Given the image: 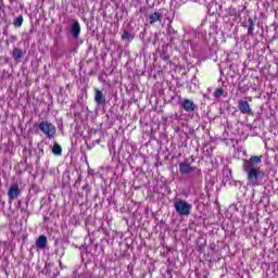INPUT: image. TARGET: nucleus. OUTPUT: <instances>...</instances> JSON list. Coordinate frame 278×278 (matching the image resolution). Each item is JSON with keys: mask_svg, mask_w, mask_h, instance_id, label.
<instances>
[{"mask_svg": "<svg viewBox=\"0 0 278 278\" xmlns=\"http://www.w3.org/2000/svg\"><path fill=\"white\" fill-rule=\"evenodd\" d=\"M174 207L176 210V213H178L179 216H190L192 212V204L181 199L175 202Z\"/></svg>", "mask_w": 278, "mask_h": 278, "instance_id": "obj_2", "label": "nucleus"}, {"mask_svg": "<svg viewBox=\"0 0 278 278\" xmlns=\"http://www.w3.org/2000/svg\"><path fill=\"white\" fill-rule=\"evenodd\" d=\"M238 110L241 114H245L247 116H253V109H251V104L247 100H239Z\"/></svg>", "mask_w": 278, "mask_h": 278, "instance_id": "obj_5", "label": "nucleus"}, {"mask_svg": "<svg viewBox=\"0 0 278 278\" xmlns=\"http://www.w3.org/2000/svg\"><path fill=\"white\" fill-rule=\"evenodd\" d=\"M181 108L185 112H194V110H197V104L190 99H185L181 103Z\"/></svg>", "mask_w": 278, "mask_h": 278, "instance_id": "obj_8", "label": "nucleus"}, {"mask_svg": "<svg viewBox=\"0 0 278 278\" xmlns=\"http://www.w3.org/2000/svg\"><path fill=\"white\" fill-rule=\"evenodd\" d=\"M53 155H62V146L59 143H54L52 147Z\"/></svg>", "mask_w": 278, "mask_h": 278, "instance_id": "obj_14", "label": "nucleus"}, {"mask_svg": "<svg viewBox=\"0 0 278 278\" xmlns=\"http://www.w3.org/2000/svg\"><path fill=\"white\" fill-rule=\"evenodd\" d=\"M23 15L17 16L14 21H13V25L14 27H22L23 26Z\"/></svg>", "mask_w": 278, "mask_h": 278, "instance_id": "obj_17", "label": "nucleus"}, {"mask_svg": "<svg viewBox=\"0 0 278 278\" xmlns=\"http://www.w3.org/2000/svg\"><path fill=\"white\" fill-rule=\"evenodd\" d=\"M192 162H194V156H191V162H188V159H186L185 162L179 163V172L181 175H190V173L197 170V167L190 165Z\"/></svg>", "mask_w": 278, "mask_h": 278, "instance_id": "obj_4", "label": "nucleus"}, {"mask_svg": "<svg viewBox=\"0 0 278 278\" xmlns=\"http://www.w3.org/2000/svg\"><path fill=\"white\" fill-rule=\"evenodd\" d=\"M70 33L72 34L73 38H79V35L81 34V25L79 24V21H74Z\"/></svg>", "mask_w": 278, "mask_h": 278, "instance_id": "obj_7", "label": "nucleus"}, {"mask_svg": "<svg viewBox=\"0 0 278 278\" xmlns=\"http://www.w3.org/2000/svg\"><path fill=\"white\" fill-rule=\"evenodd\" d=\"M37 249H47V244H48V240H47V236L41 235L37 238L36 242H35Z\"/></svg>", "mask_w": 278, "mask_h": 278, "instance_id": "obj_10", "label": "nucleus"}, {"mask_svg": "<svg viewBox=\"0 0 278 278\" xmlns=\"http://www.w3.org/2000/svg\"><path fill=\"white\" fill-rule=\"evenodd\" d=\"M94 101L98 105H105V96H103V92L99 89L94 90Z\"/></svg>", "mask_w": 278, "mask_h": 278, "instance_id": "obj_9", "label": "nucleus"}, {"mask_svg": "<svg viewBox=\"0 0 278 278\" xmlns=\"http://www.w3.org/2000/svg\"><path fill=\"white\" fill-rule=\"evenodd\" d=\"M249 27H248V36H255V23L252 17L248 18Z\"/></svg>", "mask_w": 278, "mask_h": 278, "instance_id": "obj_12", "label": "nucleus"}, {"mask_svg": "<svg viewBox=\"0 0 278 278\" xmlns=\"http://www.w3.org/2000/svg\"><path fill=\"white\" fill-rule=\"evenodd\" d=\"M262 157V155H252L250 159L243 160L242 169L247 175V181L252 188L262 186V177H264V170L260 167Z\"/></svg>", "mask_w": 278, "mask_h": 278, "instance_id": "obj_1", "label": "nucleus"}, {"mask_svg": "<svg viewBox=\"0 0 278 278\" xmlns=\"http://www.w3.org/2000/svg\"><path fill=\"white\" fill-rule=\"evenodd\" d=\"M122 40H128L129 42H131V40H134V35H131V33L125 30L122 34Z\"/></svg>", "mask_w": 278, "mask_h": 278, "instance_id": "obj_15", "label": "nucleus"}, {"mask_svg": "<svg viewBox=\"0 0 278 278\" xmlns=\"http://www.w3.org/2000/svg\"><path fill=\"white\" fill-rule=\"evenodd\" d=\"M8 197L10 201H14V199H18V197H21V189L18 188V185H13L10 187Z\"/></svg>", "mask_w": 278, "mask_h": 278, "instance_id": "obj_6", "label": "nucleus"}, {"mask_svg": "<svg viewBox=\"0 0 278 278\" xmlns=\"http://www.w3.org/2000/svg\"><path fill=\"white\" fill-rule=\"evenodd\" d=\"M96 142H97V144H100L101 140L98 139V140H96Z\"/></svg>", "mask_w": 278, "mask_h": 278, "instance_id": "obj_19", "label": "nucleus"}, {"mask_svg": "<svg viewBox=\"0 0 278 278\" xmlns=\"http://www.w3.org/2000/svg\"><path fill=\"white\" fill-rule=\"evenodd\" d=\"M23 55H25V53H23V51L18 48L13 49L12 52V58L13 60H21V58H23Z\"/></svg>", "mask_w": 278, "mask_h": 278, "instance_id": "obj_13", "label": "nucleus"}, {"mask_svg": "<svg viewBox=\"0 0 278 278\" xmlns=\"http://www.w3.org/2000/svg\"><path fill=\"white\" fill-rule=\"evenodd\" d=\"M38 127L40 131H42V134H45V136L49 138V140H51V138H54L58 131V129L55 128V125H53L52 123H49L48 121L40 122Z\"/></svg>", "mask_w": 278, "mask_h": 278, "instance_id": "obj_3", "label": "nucleus"}, {"mask_svg": "<svg viewBox=\"0 0 278 278\" xmlns=\"http://www.w3.org/2000/svg\"><path fill=\"white\" fill-rule=\"evenodd\" d=\"M225 94V89L223 88H217L215 89L213 96L215 99H220V97H223Z\"/></svg>", "mask_w": 278, "mask_h": 278, "instance_id": "obj_16", "label": "nucleus"}, {"mask_svg": "<svg viewBox=\"0 0 278 278\" xmlns=\"http://www.w3.org/2000/svg\"><path fill=\"white\" fill-rule=\"evenodd\" d=\"M150 25H155V23H162V14L154 12L149 15Z\"/></svg>", "mask_w": 278, "mask_h": 278, "instance_id": "obj_11", "label": "nucleus"}, {"mask_svg": "<svg viewBox=\"0 0 278 278\" xmlns=\"http://www.w3.org/2000/svg\"><path fill=\"white\" fill-rule=\"evenodd\" d=\"M83 190H88V185L81 187Z\"/></svg>", "mask_w": 278, "mask_h": 278, "instance_id": "obj_18", "label": "nucleus"}]
</instances>
